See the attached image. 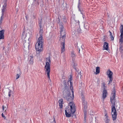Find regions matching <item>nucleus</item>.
I'll return each mask as SVG.
<instances>
[{
  "label": "nucleus",
  "mask_w": 123,
  "mask_h": 123,
  "mask_svg": "<svg viewBox=\"0 0 123 123\" xmlns=\"http://www.w3.org/2000/svg\"><path fill=\"white\" fill-rule=\"evenodd\" d=\"M50 62V59L49 57H48L46 58V65L45 67V71L46 72L47 76L49 78H50V66L49 63Z\"/></svg>",
  "instance_id": "obj_6"
},
{
  "label": "nucleus",
  "mask_w": 123,
  "mask_h": 123,
  "mask_svg": "<svg viewBox=\"0 0 123 123\" xmlns=\"http://www.w3.org/2000/svg\"><path fill=\"white\" fill-rule=\"evenodd\" d=\"M100 68L99 67H97L96 68V72L95 74H98L100 72Z\"/></svg>",
  "instance_id": "obj_21"
},
{
  "label": "nucleus",
  "mask_w": 123,
  "mask_h": 123,
  "mask_svg": "<svg viewBox=\"0 0 123 123\" xmlns=\"http://www.w3.org/2000/svg\"><path fill=\"white\" fill-rule=\"evenodd\" d=\"M28 59L30 63L31 64H33V57L32 55H31L29 57Z\"/></svg>",
  "instance_id": "obj_16"
},
{
  "label": "nucleus",
  "mask_w": 123,
  "mask_h": 123,
  "mask_svg": "<svg viewBox=\"0 0 123 123\" xmlns=\"http://www.w3.org/2000/svg\"><path fill=\"white\" fill-rule=\"evenodd\" d=\"M110 38L111 39V40H114V37L112 36V35H110Z\"/></svg>",
  "instance_id": "obj_30"
},
{
  "label": "nucleus",
  "mask_w": 123,
  "mask_h": 123,
  "mask_svg": "<svg viewBox=\"0 0 123 123\" xmlns=\"http://www.w3.org/2000/svg\"><path fill=\"white\" fill-rule=\"evenodd\" d=\"M72 78L71 75L70 76V77L68 79V86H70V88L71 87H73V83L72 82Z\"/></svg>",
  "instance_id": "obj_11"
},
{
  "label": "nucleus",
  "mask_w": 123,
  "mask_h": 123,
  "mask_svg": "<svg viewBox=\"0 0 123 123\" xmlns=\"http://www.w3.org/2000/svg\"><path fill=\"white\" fill-rule=\"evenodd\" d=\"M84 123H86V122H84Z\"/></svg>",
  "instance_id": "obj_45"
},
{
  "label": "nucleus",
  "mask_w": 123,
  "mask_h": 123,
  "mask_svg": "<svg viewBox=\"0 0 123 123\" xmlns=\"http://www.w3.org/2000/svg\"><path fill=\"white\" fill-rule=\"evenodd\" d=\"M81 96H82V98H83V97H84V96H83V95H81Z\"/></svg>",
  "instance_id": "obj_43"
},
{
  "label": "nucleus",
  "mask_w": 123,
  "mask_h": 123,
  "mask_svg": "<svg viewBox=\"0 0 123 123\" xmlns=\"http://www.w3.org/2000/svg\"><path fill=\"white\" fill-rule=\"evenodd\" d=\"M35 48L36 51L38 53L42 51L43 49V40H41V38H39L37 42L35 45Z\"/></svg>",
  "instance_id": "obj_5"
},
{
  "label": "nucleus",
  "mask_w": 123,
  "mask_h": 123,
  "mask_svg": "<svg viewBox=\"0 0 123 123\" xmlns=\"http://www.w3.org/2000/svg\"><path fill=\"white\" fill-rule=\"evenodd\" d=\"M115 91L114 89L112 92L111 97V100L112 105L111 114L113 121L116 120L117 115V112L115 106Z\"/></svg>",
  "instance_id": "obj_1"
},
{
  "label": "nucleus",
  "mask_w": 123,
  "mask_h": 123,
  "mask_svg": "<svg viewBox=\"0 0 123 123\" xmlns=\"http://www.w3.org/2000/svg\"><path fill=\"white\" fill-rule=\"evenodd\" d=\"M53 123H56V122L55 121V118H54V121L53 122Z\"/></svg>",
  "instance_id": "obj_39"
},
{
  "label": "nucleus",
  "mask_w": 123,
  "mask_h": 123,
  "mask_svg": "<svg viewBox=\"0 0 123 123\" xmlns=\"http://www.w3.org/2000/svg\"><path fill=\"white\" fill-rule=\"evenodd\" d=\"M64 84V86L66 87H68V86L67 85H66V80H64L63 81Z\"/></svg>",
  "instance_id": "obj_29"
},
{
  "label": "nucleus",
  "mask_w": 123,
  "mask_h": 123,
  "mask_svg": "<svg viewBox=\"0 0 123 123\" xmlns=\"http://www.w3.org/2000/svg\"><path fill=\"white\" fill-rule=\"evenodd\" d=\"M107 94V93L106 90H103V91L102 98L105 99L106 97Z\"/></svg>",
  "instance_id": "obj_17"
},
{
  "label": "nucleus",
  "mask_w": 123,
  "mask_h": 123,
  "mask_svg": "<svg viewBox=\"0 0 123 123\" xmlns=\"http://www.w3.org/2000/svg\"><path fill=\"white\" fill-rule=\"evenodd\" d=\"M2 106L3 110L5 112L7 109L6 106H5L4 107V105H3Z\"/></svg>",
  "instance_id": "obj_28"
},
{
  "label": "nucleus",
  "mask_w": 123,
  "mask_h": 123,
  "mask_svg": "<svg viewBox=\"0 0 123 123\" xmlns=\"http://www.w3.org/2000/svg\"><path fill=\"white\" fill-rule=\"evenodd\" d=\"M121 34H123V25H121L120 27V30Z\"/></svg>",
  "instance_id": "obj_25"
},
{
  "label": "nucleus",
  "mask_w": 123,
  "mask_h": 123,
  "mask_svg": "<svg viewBox=\"0 0 123 123\" xmlns=\"http://www.w3.org/2000/svg\"><path fill=\"white\" fill-rule=\"evenodd\" d=\"M41 26H40V29L39 31V34L40 35V36L39 38L41 37V40H42V36H43V31L42 29H41Z\"/></svg>",
  "instance_id": "obj_18"
},
{
  "label": "nucleus",
  "mask_w": 123,
  "mask_h": 123,
  "mask_svg": "<svg viewBox=\"0 0 123 123\" xmlns=\"http://www.w3.org/2000/svg\"><path fill=\"white\" fill-rule=\"evenodd\" d=\"M108 45L107 43L106 42H105L104 43L103 46V50H108Z\"/></svg>",
  "instance_id": "obj_13"
},
{
  "label": "nucleus",
  "mask_w": 123,
  "mask_h": 123,
  "mask_svg": "<svg viewBox=\"0 0 123 123\" xmlns=\"http://www.w3.org/2000/svg\"><path fill=\"white\" fill-rule=\"evenodd\" d=\"M7 0H2V15L1 17L0 20V25L2 23L3 21V16L4 15V13L6 8Z\"/></svg>",
  "instance_id": "obj_7"
},
{
  "label": "nucleus",
  "mask_w": 123,
  "mask_h": 123,
  "mask_svg": "<svg viewBox=\"0 0 123 123\" xmlns=\"http://www.w3.org/2000/svg\"><path fill=\"white\" fill-rule=\"evenodd\" d=\"M84 116L85 118L86 117V111H84Z\"/></svg>",
  "instance_id": "obj_34"
},
{
  "label": "nucleus",
  "mask_w": 123,
  "mask_h": 123,
  "mask_svg": "<svg viewBox=\"0 0 123 123\" xmlns=\"http://www.w3.org/2000/svg\"><path fill=\"white\" fill-rule=\"evenodd\" d=\"M2 117L4 118V119H5L6 118V117H5V116H4V114H3V113H2Z\"/></svg>",
  "instance_id": "obj_37"
},
{
  "label": "nucleus",
  "mask_w": 123,
  "mask_h": 123,
  "mask_svg": "<svg viewBox=\"0 0 123 123\" xmlns=\"http://www.w3.org/2000/svg\"><path fill=\"white\" fill-rule=\"evenodd\" d=\"M14 27H15V28H16V27H17V26L16 25H14Z\"/></svg>",
  "instance_id": "obj_42"
},
{
  "label": "nucleus",
  "mask_w": 123,
  "mask_h": 123,
  "mask_svg": "<svg viewBox=\"0 0 123 123\" xmlns=\"http://www.w3.org/2000/svg\"><path fill=\"white\" fill-rule=\"evenodd\" d=\"M120 51L121 52H122L123 50V47H121L120 48Z\"/></svg>",
  "instance_id": "obj_36"
},
{
  "label": "nucleus",
  "mask_w": 123,
  "mask_h": 123,
  "mask_svg": "<svg viewBox=\"0 0 123 123\" xmlns=\"http://www.w3.org/2000/svg\"><path fill=\"white\" fill-rule=\"evenodd\" d=\"M19 76L20 75L18 74H17L16 75V79H18L19 77Z\"/></svg>",
  "instance_id": "obj_32"
},
{
  "label": "nucleus",
  "mask_w": 123,
  "mask_h": 123,
  "mask_svg": "<svg viewBox=\"0 0 123 123\" xmlns=\"http://www.w3.org/2000/svg\"><path fill=\"white\" fill-rule=\"evenodd\" d=\"M106 87L105 86V84L104 83H103L102 84V88L104 90H106L105 88Z\"/></svg>",
  "instance_id": "obj_27"
},
{
  "label": "nucleus",
  "mask_w": 123,
  "mask_h": 123,
  "mask_svg": "<svg viewBox=\"0 0 123 123\" xmlns=\"http://www.w3.org/2000/svg\"><path fill=\"white\" fill-rule=\"evenodd\" d=\"M105 116H106V118H107V117H108V116L107 115V114L106 113H105Z\"/></svg>",
  "instance_id": "obj_38"
},
{
  "label": "nucleus",
  "mask_w": 123,
  "mask_h": 123,
  "mask_svg": "<svg viewBox=\"0 0 123 123\" xmlns=\"http://www.w3.org/2000/svg\"><path fill=\"white\" fill-rule=\"evenodd\" d=\"M77 47L79 50V52L80 53V52H81L83 51V48L82 47V44L80 43H77Z\"/></svg>",
  "instance_id": "obj_12"
},
{
  "label": "nucleus",
  "mask_w": 123,
  "mask_h": 123,
  "mask_svg": "<svg viewBox=\"0 0 123 123\" xmlns=\"http://www.w3.org/2000/svg\"><path fill=\"white\" fill-rule=\"evenodd\" d=\"M76 76L77 78H80L81 77V75L80 72V73L78 72L76 74Z\"/></svg>",
  "instance_id": "obj_22"
},
{
  "label": "nucleus",
  "mask_w": 123,
  "mask_h": 123,
  "mask_svg": "<svg viewBox=\"0 0 123 123\" xmlns=\"http://www.w3.org/2000/svg\"><path fill=\"white\" fill-rule=\"evenodd\" d=\"M109 32L110 33V35H112L111 33V31H109Z\"/></svg>",
  "instance_id": "obj_40"
},
{
  "label": "nucleus",
  "mask_w": 123,
  "mask_h": 123,
  "mask_svg": "<svg viewBox=\"0 0 123 123\" xmlns=\"http://www.w3.org/2000/svg\"><path fill=\"white\" fill-rule=\"evenodd\" d=\"M61 53H62L65 50V43H61Z\"/></svg>",
  "instance_id": "obj_14"
},
{
  "label": "nucleus",
  "mask_w": 123,
  "mask_h": 123,
  "mask_svg": "<svg viewBox=\"0 0 123 123\" xmlns=\"http://www.w3.org/2000/svg\"><path fill=\"white\" fill-rule=\"evenodd\" d=\"M72 65L73 66L74 68L75 66V65H75V63L74 62L72 63Z\"/></svg>",
  "instance_id": "obj_33"
},
{
  "label": "nucleus",
  "mask_w": 123,
  "mask_h": 123,
  "mask_svg": "<svg viewBox=\"0 0 123 123\" xmlns=\"http://www.w3.org/2000/svg\"><path fill=\"white\" fill-rule=\"evenodd\" d=\"M120 37V42L121 43H123V34H121Z\"/></svg>",
  "instance_id": "obj_26"
},
{
  "label": "nucleus",
  "mask_w": 123,
  "mask_h": 123,
  "mask_svg": "<svg viewBox=\"0 0 123 123\" xmlns=\"http://www.w3.org/2000/svg\"><path fill=\"white\" fill-rule=\"evenodd\" d=\"M25 17H26V19H27V18L28 17V16H26Z\"/></svg>",
  "instance_id": "obj_41"
},
{
  "label": "nucleus",
  "mask_w": 123,
  "mask_h": 123,
  "mask_svg": "<svg viewBox=\"0 0 123 123\" xmlns=\"http://www.w3.org/2000/svg\"><path fill=\"white\" fill-rule=\"evenodd\" d=\"M63 100L62 99H61L60 100H59L58 101V102L59 103V105L60 106V108H62L63 106H62V102H63Z\"/></svg>",
  "instance_id": "obj_19"
},
{
  "label": "nucleus",
  "mask_w": 123,
  "mask_h": 123,
  "mask_svg": "<svg viewBox=\"0 0 123 123\" xmlns=\"http://www.w3.org/2000/svg\"><path fill=\"white\" fill-rule=\"evenodd\" d=\"M7 91L9 92V97H10L12 93V91L11 90H9V89H8Z\"/></svg>",
  "instance_id": "obj_24"
},
{
  "label": "nucleus",
  "mask_w": 123,
  "mask_h": 123,
  "mask_svg": "<svg viewBox=\"0 0 123 123\" xmlns=\"http://www.w3.org/2000/svg\"><path fill=\"white\" fill-rule=\"evenodd\" d=\"M65 110V115L67 117H71V114H74L76 111L75 105L73 102H70L68 106L66 107Z\"/></svg>",
  "instance_id": "obj_3"
},
{
  "label": "nucleus",
  "mask_w": 123,
  "mask_h": 123,
  "mask_svg": "<svg viewBox=\"0 0 123 123\" xmlns=\"http://www.w3.org/2000/svg\"><path fill=\"white\" fill-rule=\"evenodd\" d=\"M4 30L0 31V39H4Z\"/></svg>",
  "instance_id": "obj_15"
},
{
  "label": "nucleus",
  "mask_w": 123,
  "mask_h": 123,
  "mask_svg": "<svg viewBox=\"0 0 123 123\" xmlns=\"http://www.w3.org/2000/svg\"><path fill=\"white\" fill-rule=\"evenodd\" d=\"M30 37L29 34H27L25 31L22 33V39L24 43V49L25 51H28L29 50V46L30 42L29 40Z\"/></svg>",
  "instance_id": "obj_2"
},
{
  "label": "nucleus",
  "mask_w": 123,
  "mask_h": 123,
  "mask_svg": "<svg viewBox=\"0 0 123 123\" xmlns=\"http://www.w3.org/2000/svg\"><path fill=\"white\" fill-rule=\"evenodd\" d=\"M4 57L2 55L0 54V59H2Z\"/></svg>",
  "instance_id": "obj_35"
},
{
  "label": "nucleus",
  "mask_w": 123,
  "mask_h": 123,
  "mask_svg": "<svg viewBox=\"0 0 123 123\" xmlns=\"http://www.w3.org/2000/svg\"><path fill=\"white\" fill-rule=\"evenodd\" d=\"M73 23L74 25H77L78 28L77 29V31L79 33L81 32L82 31L79 25V20L77 19H76V20L74 19L73 20Z\"/></svg>",
  "instance_id": "obj_9"
},
{
  "label": "nucleus",
  "mask_w": 123,
  "mask_h": 123,
  "mask_svg": "<svg viewBox=\"0 0 123 123\" xmlns=\"http://www.w3.org/2000/svg\"><path fill=\"white\" fill-rule=\"evenodd\" d=\"M101 23H102V24L103 23V22L102 21H101Z\"/></svg>",
  "instance_id": "obj_44"
},
{
  "label": "nucleus",
  "mask_w": 123,
  "mask_h": 123,
  "mask_svg": "<svg viewBox=\"0 0 123 123\" xmlns=\"http://www.w3.org/2000/svg\"><path fill=\"white\" fill-rule=\"evenodd\" d=\"M107 74L109 79L108 83L109 84L112 82L113 80V73L110 69H108L107 71Z\"/></svg>",
  "instance_id": "obj_8"
},
{
  "label": "nucleus",
  "mask_w": 123,
  "mask_h": 123,
  "mask_svg": "<svg viewBox=\"0 0 123 123\" xmlns=\"http://www.w3.org/2000/svg\"><path fill=\"white\" fill-rule=\"evenodd\" d=\"M106 119V123H109V122L110 121L109 119L107 117Z\"/></svg>",
  "instance_id": "obj_31"
},
{
  "label": "nucleus",
  "mask_w": 123,
  "mask_h": 123,
  "mask_svg": "<svg viewBox=\"0 0 123 123\" xmlns=\"http://www.w3.org/2000/svg\"><path fill=\"white\" fill-rule=\"evenodd\" d=\"M71 55L72 58H74L75 56V53H74V51H72L71 52Z\"/></svg>",
  "instance_id": "obj_23"
},
{
  "label": "nucleus",
  "mask_w": 123,
  "mask_h": 123,
  "mask_svg": "<svg viewBox=\"0 0 123 123\" xmlns=\"http://www.w3.org/2000/svg\"><path fill=\"white\" fill-rule=\"evenodd\" d=\"M60 33L62 34H65V31L63 30V27L62 25H61L60 27Z\"/></svg>",
  "instance_id": "obj_20"
},
{
  "label": "nucleus",
  "mask_w": 123,
  "mask_h": 123,
  "mask_svg": "<svg viewBox=\"0 0 123 123\" xmlns=\"http://www.w3.org/2000/svg\"><path fill=\"white\" fill-rule=\"evenodd\" d=\"M61 35L60 37V39H59V41L61 42V43H62L64 42L65 43V34H61Z\"/></svg>",
  "instance_id": "obj_10"
},
{
  "label": "nucleus",
  "mask_w": 123,
  "mask_h": 123,
  "mask_svg": "<svg viewBox=\"0 0 123 123\" xmlns=\"http://www.w3.org/2000/svg\"><path fill=\"white\" fill-rule=\"evenodd\" d=\"M70 90L72 91V94L67 89H65L63 91V96L68 101H70L73 100L74 97L73 87H71Z\"/></svg>",
  "instance_id": "obj_4"
}]
</instances>
